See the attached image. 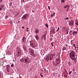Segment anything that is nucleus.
<instances>
[{"mask_svg": "<svg viewBox=\"0 0 78 78\" xmlns=\"http://www.w3.org/2000/svg\"><path fill=\"white\" fill-rule=\"evenodd\" d=\"M75 52L73 51H72L69 53V56L71 59H76L75 57H77L75 56Z\"/></svg>", "mask_w": 78, "mask_h": 78, "instance_id": "f257e3e1", "label": "nucleus"}, {"mask_svg": "<svg viewBox=\"0 0 78 78\" xmlns=\"http://www.w3.org/2000/svg\"><path fill=\"white\" fill-rule=\"evenodd\" d=\"M17 53L16 54V56L17 57H19L22 55V51L20 48H17Z\"/></svg>", "mask_w": 78, "mask_h": 78, "instance_id": "f03ea898", "label": "nucleus"}, {"mask_svg": "<svg viewBox=\"0 0 78 78\" xmlns=\"http://www.w3.org/2000/svg\"><path fill=\"white\" fill-rule=\"evenodd\" d=\"M55 56H56L55 53H54L53 54H51L47 56L45 59H55Z\"/></svg>", "mask_w": 78, "mask_h": 78, "instance_id": "7ed1b4c3", "label": "nucleus"}, {"mask_svg": "<svg viewBox=\"0 0 78 78\" xmlns=\"http://www.w3.org/2000/svg\"><path fill=\"white\" fill-rule=\"evenodd\" d=\"M30 44L32 47H36V44L32 41H30Z\"/></svg>", "mask_w": 78, "mask_h": 78, "instance_id": "20e7f679", "label": "nucleus"}, {"mask_svg": "<svg viewBox=\"0 0 78 78\" xmlns=\"http://www.w3.org/2000/svg\"><path fill=\"white\" fill-rule=\"evenodd\" d=\"M46 34L45 33L43 34L41 37V39L42 40L44 39V41H46Z\"/></svg>", "mask_w": 78, "mask_h": 78, "instance_id": "39448f33", "label": "nucleus"}, {"mask_svg": "<svg viewBox=\"0 0 78 78\" xmlns=\"http://www.w3.org/2000/svg\"><path fill=\"white\" fill-rule=\"evenodd\" d=\"M22 19L25 20H26L27 19V15H24L22 17Z\"/></svg>", "mask_w": 78, "mask_h": 78, "instance_id": "423d86ee", "label": "nucleus"}, {"mask_svg": "<svg viewBox=\"0 0 78 78\" xmlns=\"http://www.w3.org/2000/svg\"><path fill=\"white\" fill-rule=\"evenodd\" d=\"M10 68H9V65H7L6 66V69H7V71L8 73L9 72V69Z\"/></svg>", "mask_w": 78, "mask_h": 78, "instance_id": "0eeeda50", "label": "nucleus"}, {"mask_svg": "<svg viewBox=\"0 0 78 78\" xmlns=\"http://www.w3.org/2000/svg\"><path fill=\"white\" fill-rule=\"evenodd\" d=\"M29 51L30 53H32V54H33V53H34V50L32 49H31L30 48H29Z\"/></svg>", "mask_w": 78, "mask_h": 78, "instance_id": "6e6552de", "label": "nucleus"}, {"mask_svg": "<svg viewBox=\"0 0 78 78\" xmlns=\"http://www.w3.org/2000/svg\"><path fill=\"white\" fill-rule=\"evenodd\" d=\"M26 40H27V38L25 37H23L22 39L23 42L25 43L26 42Z\"/></svg>", "mask_w": 78, "mask_h": 78, "instance_id": "1a4fd4ad", "label": "nucleus"}, {"mask_svg": "<svg viewBox=\"0 0 78 78\" xmlns=\"http://www.w3.org/2000/svg\"><path fill=\"white\" fill-rule=\"evenodd\" d=\"M3 61V59H0V66H3L4 64V63L3 62V61L1 62V61Z\"/></svg>", "mask_w": 78, "mask_h": 78, "instance_id": "9d476101", "label": "nucleus"}, {"mask_svg": "<svg viewBox=\"0 0 78 78\" xmlns=\"http://www.w3.org/2000/svg\"><path fill=\"white\" fill-rule=\"evenodd\" d=\"M73 21H70L69 23V25L70 26H73Z\"/></svg>", "mask_w": 78, "mask_h": 78, "instance_id": "9b49d317", "label": "nucleus"}, {"mask_svg": "<svg viewBox=\"0 0 78 78\" xmlns=\"http://www.w3.org/2000/svg\"><path fill=\"white\" fill-rule=\"evenodd\" d=\"M55 61L57 62V64H59L60 63V59H57L55 60Z\"/></svg>", "mask_w": 78, "mask_h": 78, "instance_id": "f8f14e48", "label": "nucleus"}, {"mask_svg": "<svg viewBox=\"0 0 78 78\" xmlns=\"http://www.w3.org/2000/svg\"><path fill=\"white\" fill-rule=\"evenodd\" d=\"M53 64L55 66H57V65L58 64H57V62H56V61L55 62H53Z\"/></svg>", "mask_w": 78, "mask_h": 78, "instance_id": "ddd939ff", "label": "nucleus"}, {"mask_svg": "<svg viewBox=\"0 0 78 78\" xmlns=\"http://www.w3.org/2000/svg\"><path fill=\"white\" fill-rule=\"evenodd\" d=\"M4 5H1L0 6V11L4 8Z\"/></svg>", "mask_w": 78, "mask_h": 78, "instance_id": "4468645a", "label": "nucleus"}, {"mask_svg": "<svg viewBox=\"0 0 78 78\" xmlns=\"http://www.w3.org/2000/svg\"><path fill=\"white\" fill-rule=\"evenodd\" d=\"M23 47L25 51H27V49L26 48V47H25V46L23 45Z\"/></svg>", "mask_w": 78, "mask_h": 78, "instance_id": "2eb2a0df", "label": "nucleus"}, {"mask_svg": "<svg viewBox=\"0 0 78 78\" xmlns=\"http://www.w3.org/2000/svg\"><path fill=\"white\" fill-rule=\"evenodd\" d=\"M73 36H75V34H77V32L74 31L73 32Z\"/></svg>", "mask_w": 78, "mask_h": 78, "instance_id": "dca6fc26", "label": "nucleus"}, {"mask_svg": "<svg viewBox=\"0 0 78 78\" xmlns=\"http://www.w3.org/2000/svg\"><path fill=\"white\" fill-rule=\"evenodd\" d=\"M35 31L36 33L37 34L38 33H39V29H37L36 30H35Z\"/></svg>", "mask_w": 78, "mask_h": 78, "instance_id": "f3484780", "label": "nucleus"}, {"mask_svg": "<svg viewBox=\"0 0 78 78\" xmlns=\"http://www.w3.org/2000/svg\"><path fill=\"white\" fill-rule=\"evenodd\" d=\"M19 14V12L15 13L14 14L15 16H17L18 15V14Z\"/></svg>", "mask_w": 78, "mask_h": 78, "instance_id": "a211bd4d", "label": "nucleus"}, {"mask_svg": "<svg viewBox=\"0 0 78 78\" xmlns=\"http://www.w3.org/2000/svg\"><path fill=\"white\" fill-rule=\"evenodd\" d=\"M25 63H26L27 64V63H28V59H25Z\"/></svg>", "mask_w": 78, "mask_h": 78, "instance_id": "6ab92c4d", "label": "nucleus"}, {"mask_svg": "<svg viewBox=\"0 0 78 78\" xmlns=\"http://www.w3.org/2000/svg\"><path fill=\"white\" fill-rule=\"evenodd\" d=\"M35 38H36V39H37V40L39 39V37H38V35H36Z\"/></svg>", "mask_w": 78, "mask_h": 78, "instance_id": "aec40b11", "label": "nucleus"}, {"mask_svg": "<svg viewBox=\"0 0 78 78\" xmlns=\"http://www.w3.org/2000/svg\"><path fill=\"white\" fill-rule=\"evenodd\" d=\"M20 61L21 62H24V59H20Z\"/></svg>", "mask_w": 78, "mask_h": 78, "instance_id": "412c9836", "label": "nucleus"}, {"mask_svg": "<svg viewBox=\"0 0 78 78\" xmlns=\"http://www.w3.org/2000/svg\"><path fill=\"white\" fill-rule=\"evenodd\" d=\"M9 6H11H11H12V3L11 2H9Z\"/></svg>", "mask_w": 78, "mask_h": 78, "instance_id": "4be33fe9", "label": "nucleus"}, {"mask_svg": "<svg viewBox=\"0 0 78 78\" xmlns=\"http://www.w3.org/2000/svg\"><path fill=\"white\" fill-rule=\"evenodd\" d=\"M55 15V13H53L52 15H51V17H53Z\"/></svg>", "mask_w": 78, "mask_h": 78, "instance_id": "5701e85b", "label": "nucleus"}, {"mask_svg": "<svg viewBox=\"0 0 78 78\" xmlns=\"http://www.w3.org/2000/svg\"><path fill=\"white\" fill-rule=\"evenodd\" d=\"M59 30V27H58V29L56 30V32H58V30Z\"/></svg>", "mask_w": 78, "mask_h": 78, "instance_id": "b1692460", "label": "nucleus"}, {"mask_svg": "<svg viewBox=\"0 0 78 78\" xmlns=\"http://www.w3.org/2000/svg\"><path fill=\"white\" fill-rule=\"evenodd\" d=\"M61 1L62 2H61V3H64V2H65V1H64V0H62Z\"/></svg>", "mask_w": 78, "mask_h": 78, "instance_id": "393cba45", "label": "nucleus"}, {"mask_svg": "<svg viewBox=\"0 0 78 78\" xmlns=\"http://www.w3.org/2000/svg\"><path fill=\"white\" fill-rule=\"evenodd\" d=\"M7 53L8 54H9V55H11V52L9 51H8V52H7Z\"/></svg>", "mask_w": 78, "mask_h": 78, "instance_id": "a878e982", "label": "nucleus"}, {"mask_svg": "<svg viewBox=\"0 0 78 78\" xmlns=\"http://www.w3.org/2000/svg\"><path fill=\"white\" fill-rule=\"evenodd\" d=\"M45 25H46V27H47V28H48V24H45Z\"/></svg>", "mask_w": 78, "mask_h": 78, "instance_id": "bb28decb", "label": "nucleus"}, {"mask_svg": "<svg viewBox=\"0 0 78 78\" xmlns=\"http://www.w3.org/2000/svg\"><path fill=\"white\" fill-rule=\"evenodd\" d=\"M66 47H64L63 48H62V50L63 51H64V50H66Z\"/></svg>", "mask_w": 78, "mask_h": 78, "instance_id": "cd10ccee", "label": "nucleus"}, {"mask_svg": "<svg viewBox=\"0 0 78 78\" xmlns=\"http://www.w3.org/2000/svg\"><path fill=\"white\" fill-rule=\"evenodd\" d=\"M66 6L67 7V8H70V5H66Z\"/></svg>", "mask_w": 78, "mask_h": 78, "instance_id": "c85d7f7f", "label": "nucleus"}, {"mask_svg": "<svg viewBox=\"0 0 78 78\" xmlns=\"http://www.w3.org/2000/svg\"><path fill=\"white\" fill-rule=\"evenodd\" d=\"M40 76H41L42 78H43V75H42V74H40Z\"/></svg>", "mask_w": 78, "mask_h": 78, "instance_id": "c756f323", "label": "nucleus"}, {"mask_svg": "<svg viewBox=\"0 0 78 78\" xmlns=\"http://www.w3.org/2000/svg\"><path fill=\"white\" fill-rule=\"evenodd\" d=\"M64 76H65V77H66V78H67V75L66 74H65Z\"/></svg>", "mask_w": 78, "mask_h": 78, "instance_id": "7c9ffc66", "label": "nucleus"}, {"mask_svg": "<svg viewBox=\"0 0 78 78\" xmlns=\"http://www.w3.org/2000/svg\"><path fill=\"white\" fill-rule=\"evenodd\" d=\"M75 75H76H76H78V74H77V73H75Z\"/></svg>", "mask_w": 78, "mask_h": 78, "instance_id": "2f4dec72", "label": "nucleus"}, {"mask_svg": "<svg viewBox=\"0 0 78 78\" xmlns=\"http://www.w3.org/2000/svg\"><path fill=\"white\" fill-rule=\"evenodd\" d=\"M45 60L47 61V62L49 60V59H45Z\"/></svg>", "mask_w": 78, "mask_h": 78, "instance_id": "473e14b6", "label": "nucleus"}, {"mask_svg": "<svg viewBox=\"0 0 78 78\" xmlns=\"http://www.w3.org/2000/svg\"><path fill=\"white\" fill-rule=\"evenodd\" d=\"M69 9V8H67V9H66V11H67V12H68Z\"/></svg>", "mask_w": 78, "mask_h": 78, "instance_id": "72a5a7b5", "label": "nucleus"}, {"mask_svg": "<svg viewBox=\"0 0 78 78\" xmlns=\"http://www.w3.org/2000/svg\"><path fill=\"white\" fill-rule=\"evenodd\" d=\"M13 66H14V64H12L11 65V66L12 67H13Z\"/></svg>", "mask_w": 78, "mask_h": 78, "instance_id": "f704fd0d", "label": "nucleus"}, {"mask_svg": "<svg viewBox=\"0 0 78 78\" xmlns=\"http://www.w3.org/2000/svg\"><path fill=\"white\" fill-rule=\"evenodd\" d=\"M10 23L11 24H12V21H10Z\"/></svg>", "mask_w": 78, "mask_h": 78, "instance_id": "c9c22d12", "label": "nucleus"}, {"mask_svg": "<svg viewBox=\"0 0 78 78\" xmlns=\"http://www.w3.org/2000/svg\"><path fill=\"white\" fill-rule=\"evenodd\" d=\"M66 20H69V18L68 17H66Z\"/></svg>", "mask_w": 78, "mask_h": 78, "instance_id": "e433bc0d", "label": "nucleus"}, {"mask_svg": "<svg viewBox=\"0 0 78 78\" xmlns=\"http://www.w3.org/2000/svg\"><path fill=\"white\" fill-rule=\"evenodd\" d=\"M48 8H49V10H50V7L49 6H48Z\"/></svg>", "mask_w": 78, "mask_h": 78, "instance_id": "4c0bfd02", "label": "nucleus"}, {"mask_svg": "<svg viewBox=\"0 0 78 78\" xmlns=\"http://www.w3.org/2000/svg\"><path fill=\"white\" fill-rule=\"evenodd\" d=\"M68 65H69V66H70V62H69L68 63Z\"/></svg>", "mask_w": 78, "mask_h": 78, "instance_id": "58836bf2", "label": "nucleus"}, {"mask_svg": "<svg viewBox=\"0 0 78 78\" xmlns=\"http://www.w3.org/2000/svg\"><path fill=\"white\" fill-rule=\"evenodd\" d=\"M72 33V32L71 31V30L69 31V34H71V33Z\"/></svg>", "mask_w": 78, "mask_h": 78, "instance_id": "ea45409f", "label": "nucleus"}, {"mask_svg": "<svg viewBox=\"0 0 78 78\" xmlns=\"http://www.w3.org/2000/svg\"><path fill=\"white\" fill-rule=\"evenodd\" d=\"M2 2H3L2 0H0V2H1V3H2Z\"/></svg>", "mask_w": 78, "mask_h": 78, "instance_id": "a19ab883", "label": "nucleus"}, {"mask_svg": "<svg viewBox=\"0 0 78 78\" xmlns=\"http://www.w3.org/2000/svg\"><path fill=\"white\" fill-rule=\"evenodd\" d=\"M69 74H71V73H72V72H70L69 73Z\"/></svg>", "mask_w": 78, "mask_h": 78, "instance_id": "79ce46f5", "label": "nucleus"}, {"mask_svg": "<svg viewBox=\"0 0 78 78\" xmlns=\"http://www.w3.org/2000/svg\"><path fill=\"white\" fill-rule=\"evenodd\" d=\"M26 16H27L28 17H29V15H26Z\"/></svg>", "mask_w": 78, "mask_h": 78, "instance_id": "37998d69", "label": "nucleus"}, {"mask_svg": "<svg viewBox=\"0 0 78 78\" xmlns=\"http://www.w3.org/2000/svg\"><path fill=\"white\" fill-rule=\"evenodd\" d=\"M73 45L74 47H75V44H74Z\"/></svg>", "mask_w": 78, "mask_h": 78, "instance_id": "c03bdc74", "label": "nucleus"}, {"mask_svg": "<svg viewBox=\"0 0 78 78\" xmlns=\"http://www.w3.org/2000/svg\"><path fill=\"white\" fill-rule=\"evenodd\" d=\"M8 16H6L5 18L6 19V18H8Z\"/></svg>", "mask_w": 78, "mask_h": 78, "instance_id": "a18cd8bd", "label": "nucleus"}, {"mask_svg": "<svg viewBox=\"0 0 78 78\" xmlns=\"http://www.w3.org/2000/svg\"><path fill=\"white\" fill-rule=\"evenodd\" d=\"M76 25H78V23H76Z\"/></svg>", "mask_w": 78, "mask_h": 78, "instance_id": "49530a36", "label": "nucleus"}, {"mask_svg": "<svg viewBox=\"0 0 78 78\" xmlns=\"http://www.w3.org/2000/svg\"><path fill=\"white\" fill-rule=\"evenodd\" d=\"M51 46H52V47H54V45H53V44H52L51 45Z\"/></svg>", "mask_w": 78, "mask_h": 78, "instance_id": "de8ad7c7", "label": "nucleus"}, {"mask_svg": "<svg viewBox=\"0 0 78 78\" xmlns=\"http://www.w3.org/2000/svg\"><path fill=\"white\" fill-rule=\"evenodd\" d=\"M0 76H2V74H1V72H0Z\"/></svg>", "mask_w": 78, "mask_h": 78, "instance_id": "09e8293b", "label": "nucleus"}, {"mask_svg": "<svg viewBox=\"0 0 78 78\" xmlns=\"http://www.w3.org/2000/svg\"><path fill=\"white\" fill-rule=\"evenodd\" d=\"M67 8V6H65V8Z\"/></svg>", "mask_w": 78, "mask_h": 78, "instance_id": "8fccbe9b", "label": "nucleus"}, {"mask_svg": "<svg viewBox=\"0 0 78 78\" xmlns=\"http://www.w3.org/2000/svg\"><path fill=\"white\" fill-rule=\"evenodd\" d=\"M0 78H2V76H0Z\"/></svg>", "mask_w": 78, "mask_h": 78, "instance_id": "3c124183", "label": "nucleus"}, {"mask_svg": "<svg viewBox=\"0 0 78 78\" xmlns=\"http://www.w3.org/2000/svg\"><path fill=\"white\" fill-rule=\"evenodd\" d=\"M22 28H23V29L24 28V27H22Z\"/></svg>", "mask_w": 78, "mask_h": 78, "instance_id": "603ef678", "label": "nucleus"}, {"mask_svg": "<svg viewBox=\"0 0 78 78\" xmlns=\"http://www.w3.org/2000/svg\"><path fill=\"white\" fill-rule=\"evenodd\" d=\"M73 71H75V69H73Z\"/></svg>", "mask_w": 78, "mask_h": 78, "instance_id": "864d4df0", "label": "nucleus"}, {"mask_svg": "<svg viewBox=\"0 0 78 78\" xmlns=\"http://www.w3.org/2000/svg\"><path fill=\"white\" fill-rule=\"evenodd\" d=\"M27 32H28V30H27Z\"/></svg>", "mask_w": 78, "mask_h": 78, "instance_id": "5fc2aeb1", "label": "nucleus"}, {"mask_svg": "<svg viewBox=\"0 0 78 78\" xmlns=\"http://www.w3.org/2000/svg\"><path fill=\"white\" fill-rule=\"evenodd\" d=\"M50 39V40H52V38H51Z\"/></svg>", "mask_w": 78, "mask_h": 78, "instance_id": "6e6d98bb", "label": "nucleus"}, {"mask_svg": "<svg viewBox=\"0 0 78 78\" xmlns=\"http://www.w3.org/2000/svg\"><path fill=\"white\" fill-rule=\"evenodd\" d=\"M65 28V27H63V29H64Z\"/></svg>", "mask_w": 78, "mask_h": 78, "instance_id": "4d7b16f0", "label": "nucleus"}, {"mask_svg": "<svg viewBox=\"0 0 78 78\" xmlns=\"http://www.w3.org/2000/svg\"><path fill=\"white\" fill-rule=\"evenodd\" d=\"M51 45L53 44V43H51Z\"/></svg>", "mask_w": 78, "mask_h": 78, "instance_id": "13d9d810", "label": "nucleus"}, {"mask_svg": "<svg viewBox=\"0 0 78 78\" xmlns=\"http://www.w3.org/2000/svg\"><path fill=\"white\" fill-rule=\"evenodd\" d=\"M64 20H66V18H64Z\"/></svg>", "mask_w": 78, "mask_h": 78, "instance_id": "bf43d9fd", "label": "nucleus"}, {"mask_svg": "<svg viewBox=\"0 0 78 78\" xmlns=\"http://www.w3.org/2000/svg\"><path fill=\"white\" fill-rule=\"evenodd\" d=\"M28 29H29L28 28H27V30H28Z\"/></svg>", "mask_w": 78, "mask_h": 78, "instance_id": "052dcab7", "label": "nucleus"}, {"mask_svg": "<svg viewBox=\"0 0 78 78\" xmlns=\"http://www.w3.org/2000/svg\"><path fill=\"white\" fill-rule=\"evenodd\" d=\"M73 60H76V59H73Z\"/></svg>", "mask_w": 78, "mask_h": 78, "instance_id": "680f3d73", "label": "nucleus"}, {"mask_svg": "<svg viewBox=\"0 0 78 78\" xmlns=\"http://www.w3.org/2000/svg\"><path fill=\"white\" fill-rule=\"evenodd\" d=\"M49 60H51V59H49Z\"/></svg>", "mask_w": 78, "mask_h": 78, "instance_id": "e2e57ef3", "label": "nucleus"}, {"mask_svg": "<svg viewBox=\"0 0 78 78\" xmlns=\"http://www.w3.org/2000/svg\"><path fill=\"white\" fill-rule=\"evenodd\" d=\"M66 47H67V45L66 46Z\"/></svg>", "mask_w": 78, "mask_h": 78, "instance_id": "0e129e2a", "label": "nucleus"}, {"mask_svg": "<svg viewBox=\"0 0 78 78\" xmlns=\"http://www.w3.org/2000/svg\"><path fill=\"white\" fill-rule=\"evenodd\" d=\"M77 48L78 49V46L77 47Z\"/></svg>", "mask_w": 78, "mask_h": 78, "instance_id": "69168bd1", "label": "nucleus"}, {"mask_svg": "<svg viewBox=\"0 0 78 78\" xmlns=\"http://www.w3.org/2000/svg\"><path fill=\"white\" fill-rule=\"evenodd\" d=\"M34 12V11H32V12Z\"/></svg>", "mask_w": 78, "mask_h": 78, "instance_id": "338daca9", "label": "nucleus"}, {"mask_svg": "<svg viewBox=\"0 0 78 78\" xmlns=\"http://www.w3.org/2000/svg\"><path fill=\"white\" fill-rule=\"evenodd\" d=\"M46 70L45 69L44 71H46Z\"/></svg>", "mask_w": 78, "mask_h": 78, "instance_id": "774afa93", "label": "nucleus"}]
</instances>
